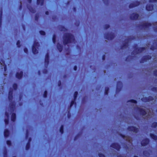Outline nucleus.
Instances as JSON below:
<instances>
[{"mask_svg":"<svg viewBox=\"0 0 157 157\" xmlns=\"http://www.w3.org/2000/svg\"><path fill=\"white\" fill-rule=\"evenodd\" d=\"M119 135L122 137L123 138L125 139V138L126 139V140L128 141H129L128 139L130 138V137L128 136H125V135H123L121 133L119 134Z\"/></svg>","mask_w":157,"mask_h":157,"instance_id":"nucleus-27","label":"nucleus"},{"mask_svg":"<svg viewBox=\"0 0 157 157\" xmlns=\"http://www.w3.org/2000/svg\"><path fill=\"white\" fill-rule=\"evenodd\" d=\"M102 59L103 60H104L105 59V55H103L102 56Z\"/></svg>","mask_w":157,"mask_h":157,"instance_id":"nucleus-63","label":"nucleus"},{"mask_svg":"<svg viewBox=\"0 0 157 157\" xmlns=\"http://www.w3.org/2000/svg\"><path fill=\"white\" fill-rule=\"evenodd\" d=\"M3 157H7V152L6 148L5 147L3 151Z\"/></svg>","mask_w":157,"mask_h":157,"instance_id":"nucleus-28","label":"nucleus"},{"mask_svg":"<svg viewBox=\"0 0 157 157\" xmlns=\"http://www.w3.org/2000/svg\"><path fill=\"white\" fill-rule=\"evenodd\" d=\"M154 30L155 32H157V27H155L154 28Z\"/></svg>","mask_w":157,"mask_h":157,"instance_id":"nucleus-62","label":"nucleus"},{"mask_svg":"<svg viewBox=\"0 0 157 157\" xmlns=\"http://www.w3.org/2000/svg\"><path fill=\"white\" fill-rule=\"evenodd\" d=\"M140 4V1H136L133 3H130L129 5V7L130 8H132L139 6Z\"/></svg>","mask_w":157,"mask_h":157,"instance_id":"nucleus-12","label":"nucleus"},{"mask_svg":"<svg viewBox=\"0 0 157 157\" xmlns=\"http://www.w3.org/2000/svg\"><path fill=\"white\" fill-rule=\"evenodd\" d=\"M155 49L156 47L153 45L151 46L150 48V49L153 51L155 50Z\"/></svg>","mask_w":157,"mask_h":157,"instance_id":"nucleus-48","label":"nucleus"},{"mask_svg":"<svg viewBox=\"0 0 157 157\" xmlns=\"http://www.w3.org/2000/svg\"><path fill=\"white\" fill-rule=\"evenodd\" d=\"M44 0H37L36 3L37 5H40L42 6L43 5Z\"/></svg>","mask_w":157,"mask_h":157,"instance_id":"nucleus-25","label":"nucleus"},{"mask_svg":"<svg viewBox=\"0 0 157 157\" xmlns=\"http://www.w3.org/2000/svg\"><path fill=\"white\" fill-rule=\"evenodd\" d=\"M149 2L151 3L156 2H157V0H149Z\"/></svg>","mask_w":157,"mask_h":157,"instance_id":"nucleus-53","label":"nucleus"},{"mask_svg":"<svg viewBox=\"0 0 157 157\" xmlns=\"http://www.w3.org/2000/svg\"><path fill=\"white\" fill-rule=\"evenodd\" d=\"M152 24L150 23L145 22L142 24L139 25V26L143 29H146L151 26Z\"/></svg>","mask_w":157,"mask_h":157,"instance_id":"nucleus-10","label":"nucleus"},{"mask_svg":"<svg viewBox=\"0 0 157 157\" xmlns=\"http://www.w3.org/2000/svg\"><path fill=\"white\" fill-rule=\"evenodd\" d=\"M154 98L151 96H149L148 97H144L141 98V100L143 102H149L150 101H152Z\"/></svg>","mask_w":157,"mask_h":157,"instance_id":"nucleus-9","label":"nucleus"},{"mask_svg":"<svg viewBox=\"0 0 157 157\" xmlns=\"http://www.w3.org/2000/svg\"><path fill=\"white\" fill-rule=\"evenodd\" d=\"M79 135V134H78L76 135L74 137V140H76L78 139Z\"/></svg>","mask_w":157,"mask_h":157,"instance_id":"nucleus-51","label":"nucleus"},{"mask_svg":"<svg viewBox=\"0 0 157 157\" xmlns=\"http://www.w3.org/2000/svg\"><path fill=\"white\" fill-rule=\"evenodd\" d=\"M16 44L18 48H20L21 46L20 41L19 40H18Z\"/></svg>","mask_w":157,"mask_h":157,"instance_id":"nucleus-40","label":"nucleus"},{"mask_svg":"<svg viewBox=\"0 0 157 157\" xmlns=\"http://www.w3.org/2000/svg\"><path fill=\"white\" fill-rule=\"evenodd\" d=\"M150 140L147 138L143 139L141 143V145L143 146H145L148 144L149 143Z\"/></svg>","mask_w":157,"mask_h":157,"instance_id":"nucleus-15","label":"nucleus"},{"mask_svg":"<svg viewBox=\"0 0 157 157\" xmlns=\"http://www.w3.org/2000/svg\"><path fill=\"white\" fill-rule=\"evenodd\" d=\"M78 95V92L77 91H75L74 94V100H76L77 96Z\"/></svg>","mask_w":157,"mask_h":157,"instance_id":"nucleus-32","label":"nucleus"},{"mask_svg":"<svg viewBox=\"0 0 157 157\" xmlns=\"http://www.w3.org/2000/svg\"><path fill=\"white\" fill-rule=\"evenodd\" d=\"M39 16L38 14H36L35 15V20L36 21H38L39 19Z\"/></svg>","mask_w":157,"mask_h":157,"instance_id":"nucleus-41","label":"nucleus"},{"mask_svg":"<svg viewBox=\"0 0 157 157\" xmlns=\"http://www.w3.org/2000/svg\"><path fill=\"white\" fill-rule=\"evenodd\" d=\"M123 87L122 82L120 81H117V84L116 91L117 93H119Z\"/></svg>","mask_w":157,"mask_h":157,"instance_id":"nucleus-6","label":"nucleus"},{"mask_svg":"<svg viewBox=\"0 0 157 157\" xmlns=\"http://www.w3.org/2000/svg\"><path fill=\"white\" fill-rule=\"evenodd\" d=\"M150 136L153 140H157V136L153 133H150Z\"/></svg>","mask_w":157,"mask_h":157,"instance_id":"nucleus-26","label":"nucleus"},{"mask_svg":"<svg viewBox=\"0 0 157 157\" xmlns=\"http://www.w3.org/2000/svg\"><path fill=\"white\" fill-rule=\"evenodd\" d=\"M0 63H1V64H5V61L3 59H2L0 60Z\"/></svg>","mask_w":157,"mask_h":157,"instance_id":"nucleus-50","label":"nucleus"},{"mask_svg":"<svg viewBox=\"0 0 157 157\" xmlns=\"http://www.w3.org/2000/svg\"><path fill=\"white\" fill-rule=\"evenodd\" d=\"M151 127L153 128H155L157 127V122H154L152 124Z\"/></svg>","mask_w":157,"mask_h":157,"instance_id":"nucleus-34","label":"nucleus"},{"mask_svg":"<svg viewBox=\"0 0 157 157\" xmlns=\"http://www.w3.org/2000/svg\"><path fill=\"white\" fill-rule=\"evenodd\" d=\"M40 45L38 42L36 41H34L32 47V50L33 54H35L38 53L37 49L38 48Z\"/></svg>","mask_w":157,"mask_h":157,"instance_id":"nucleus-2","label":"nucleus"},{"mask_svg":"<svg viewBox=\"0 0 157 157\" xmlns=\"http://www.w3.org/2000/svg\"><path fill=\"white\" fill-rule=\"evenodd\" d=\"M137 44H135L134 46L135 52L136 54L142 52L145 49V48L144 47L138 48L137 47Z\"/></svg>","mask_w":157,"mask_h":157,"instance_id":"nucleus-4","label":"nucleus"},{"mask_svg":"<svg viewBox=\"0 0 157 157\" xmlns=\"http://www.w3.org/2000/svg\"><path fill=\"white\" fill-rule=\"evenodd\" d=\"M39 33L41 35L44 36L46 34L45 32L43 30H40L39 31Z\"/></svg>","mask_w":157,"mask_h":157,"instance_id":"nucleus-39","label":"nucleus"},{"mask_svg":"<svg viewBox=\"0 0 157 157\" xmlns=\"http://www.w3.org/2000/svg\"><path fill=\"white\" fill-rule=\"evenodd\" d=\"M24 51L25 53L27 54L28 52V49L27 48H25L24 49Z\"/></svg>","mask_w":157,"mask_h":157,"instance_id":"nucleus-49","label":"nucleus"},{"mask_svg":"<svg viewBox=\"0 0 157 157\" xmlns=\"http://www.w3.org/2000/svg\"><path fill=\"white\" fill-rule=\"evenodd\" d=\"M140 15L139 14L136 13H133L130 16V18L132 20H136L138 19Z\"/></svg>","mask_w":157,"mask_h":157,"instance_id":"nucleus-16","label":"nucleus"},{"mask_svg":"<svg viewBox=\"0 0 157 157\" xmlns=\"http://www.w3.org/2000/svg\"><path fill=\"white\" fill-rule=\"evenodd\" d=\"M4 122L6 125H7L9 123V120L8 119H4Z\"/></svg>","mask_w":157,"mask_h":157,"instance_id":"nucleus-44","label":"nucleus"},{"mask_svg":"<svg viewBox=\"0 0 157 157\" xmlns=\"http://www.w3.org/2000/svg\"><path fill=\"white\" fill-rule=\"evenodd\" d=\"M8 99L10 102H11L13 99V90L12 88H10L9 92Z\"/></svg>","mask_w":157,"mask_h":157,"instance_id":"nucleus-13","label":"nucleus"},{"mask_svg":"<svg viewBox=\"0 0 157 157\" xmlns=\"http://www.w3.org/2000/svg\"><path fill=\"white\" fill-rule=\"evenodd\" d=\"M52 19L54 21H55L57 20V18L56 16H53L52 17Z\"/></svg>","mask_w":157,"mask_h":157,"instance_id":"nucleus-54","label":"nucleus"},{"mask_svg":"<svg viewBox=\"0 0 157 157\" xmlns=\"http://www.w3.org/2000/svg\"><path fill=\"white\" fill-rule=\"evenodd\" d=\"M154 5L152 4H147L146 6V9L147 11H151L154 8Z\"/></svg>","mask_w":157,"mask_h":157,"instance_id":"nucleus-17","label":"nucleus"},{"mask_svg":"<svg viewBox=\"0 0 157 157\" xmlns=\"http://www.w3.org/2000/svg\"><path fill=\"white\" fill-rule=\"evenodd\" d=\"M127 129L129 131L132 132H134L137 133L139 130L138 128L134 126H129L127 128Z\"/></svg>","mask_w":157,"mask_h":157,"instance_id":"nucleus-7","label":"nucleus"},{"mask_svg":"<svg viewBox=\"0 0 157 157\" xmlns=\"http://www.w3.org/2000/svg\"><path fill=\"white\" fill-rule=\"evenodd\" d=\"M17 83H14L13 85V87L14 90H16L17 88Z\"/></svg>","mask_w":157,"mask_h":157,"instance_id":"nucleus-36","label":"nucleus"},{"mask_svg":"<svg viewBox=\"0 0 157 157\" xmlns=\"http://www.w3.org/2000/svg\"><path fill=\"white\" fill-rule=\"evenodd\" d=\"M47 91L45 90L44 91L43 94V97L44 98H46L47 97Z\"/></svg>","mask_w":157,"mask_h":157,"instance_id":"nucleus-43","label":"nucleus"},{"mask_svg":"<svg viewBox=\"0 0 157 157\" xmlns=\"http://www.w3.org/2000/svg\"><path fill=\"white\" fill-rule=\"evenodd\" d=\"M10 104V110L13 111L15 109V104L14 101H12Z\"/></svg>","mask_w":157,"mask_h":157,"instance_id":"nucleus-19","label":"nucleus"},{"mask_svg":"<svg viewBox=\"0 0 157 157\" xmlns=\"http://www.w3.org/2000/svg\"><path fill=\"white\" fill-rule=\"evenodd\" d=\"M49 61V54L47 53L46 54L45 56L44 62L45 67H47Z\"/></svg>","mask_w":157,"mask_h":157,"instance_id":"nucleus-14","label":"nucleus"},{"mask_svg":"<svg viewBox=\"0 0 157 157\" xmlns=\"http://www.w3.org/2000/svg\"><path fill=\"white\" fill-rule=\"evenodd\" d=\"M6 144L9 146H10L12 145L11 142L10 140H7L6 141Z\"/></svg>","mask_w":157,"mask_h":157,"instance_id":"nucleus-42","label":"nucleus"},{"mask_svg":"<svg viewBox=\"0 0 157 157\" xmlns=\"http://www.w3.org/2000/svg\"><path fill=\"white\" fill-rule=\"evenodd\" d=\"M48 72V70L47 69H44L43 71V73L44 74H46Z\"/></svg>","mask_w":157,"mask_h":157,"instance_id":"nucleus-56","label":"nucleus"},{"mask_svg":"<svg viewBox=\"0 0 157 157\" xmlns=\"http://www.w3.org/2000/svg\"><path fill=\"white\" fill-rule=\"evenodd\" d=\"M4 71H6L7 70V66L6 65H5L4 67Z\"/></svg>","mask_w":157,"mask_h":157,"instance_id":"nucleus-61","label":"nucleus"},{"mask_svg":"<svg viewBox=\"0 0 157 157\" xmlns=\"http://www.w3.org/2000/svg\"><path fill=\"white\" fill-rule=\"evenodd\" d=\"M109 90V88L108 87L105 88L104 94L105 95H108Z\"/></svg>","mask_w":157,"mask_h":157,"instance_id":"nucleus-31","label":"nucleus"},{"mask_svg":"<svg viewBox=\"0 0 157 157\" xmlns=\"http://www.w3.org/2000/svg\"><path fill=\"white\" fill-rule=\"evenodd\" d=\"M59 29L61 31L66 32L67 31V29L65 28L64 26L60 25L59 26Z\"/></svg>","mask_w":157,"mask_h":157,"instance_id":"nucleus-22","label":"nucleus"},{"mask_svg":"<svg viewBox=\"0 0 157 157\" xmlns=\"http://www.w3.org/2000/svg\"><path fill=\"white\" fill-rule=\"evenodd\" d=\"M151 90L154 92H157V87H153L151 89Z\"/></svg>","mask_w":157,"mask_h":157,"instance_id":"nucleus-45","label":"nucleus"},{"mask_svg":"<svg viewBox=\"0 0 157 157\" xmlns=\"http://www.w3.org/2000/svg\"><path fill=\"white\" fill-rule=\"evenodd\" d=\"M153 74L155 76H157V70H154L153 72Z\"/></svg>","mask_w":157,"mask_h":157,"instance_id":"nucleus-52","label":"nucleus"},{"mask_svg":"<svg viewBox=\"0 0 157 157\" xmlns=\"http://www.w3.org/2000/svg\"><path fill=\"white\" fill-rule=\"evenodd\" d=\"M57 48L59 52H61L62 51L63 49V46L59 43L57 44Z\"/></svg>","mask_w":157,"mask_h":157,"instance_id":"nucleus-21","label":"nucleus"},{"mask_svg":"<svg viewBox=\"0 0 157 157\" xmlns=\"http://www.w3.org/2000/svg\"><path fill=\"white\" fill-rule=\"evenodd\" d=\"M75 100H74V99L73 100H72L71 101L70 104V107H72L73 106V105H74V104H75V105H76V102H75Z\"/></svg>","mask_w":157,"mask_h":157,"instance_id":"nucleus-37","label":"nucleus"},{"mask_svg":"<svg viewBox=\"0 0 157 157\" xmlns=\"http://www.w3.org/2000/svg\"><path fill=\"white\" fill-rule=\"evenodd\" d=\"M10 134V132L8 129H6L4 130V135L5 137H7Z\"/></svg>","mask_w":157,"mask_h":157,"instance_id":"nucleus-20","label":"nucleus"},{"mask_svg":"<svg viewBox=\"0 0 157 157\" xmlns=\"http://www.w3.org/2000/svg\"><path fill=\"white\" fill-rule=\"evenodd\" d=\"M75 41V37L71 33H66L64 34L63 36V43L64 45L71 43Z\"/></svg>","mask_w":157,"mask_h":157,"instance_id":"nucleus-1","label":"nucleus"},{"mask_svg":"<svg viewBox=\"0 0 157 157\" xmlns=\"http://www.w3.org/2000/svg\"><path fill=\"white\" fill-rule=\"evenodd\" d=\"M151 56L149 55L144 56L141 59L140 62L141 63H143L144 62L147 61V60L151 59Z\"/></svg>","mask_w":157,"mask_h":157,"instance_id":"nucleus-8","label":"nucleus"},{"mask_svg":"<svg viewBox=\"0 0 157 157\" xmlns=\"http://www.w3.org/2000/svg\"><path fill=\"white\" fill-rule=\"evenodd\" d=\"M114 37V33H107L104 34V37L105 38L108 40H113Z\"/></svg>","mask_w":157,"mask_h":157,"instance_id":"nucleus-5","label":"nucleus"},{"mask_svg":"<svg viewBox=\"0 0 157 157\" xmlns=\"http://www.w3.org/2000/svg\"><path fill=\"white\" fill-rule=\"evenodd\" d=\"M29 11L32 13H34L35 12V10L33 8L30 7L29 8Z\"/></svg>","mask_w":157,"mask_h":157,"instance_id":"nucleus-38","label":"nucleus"},{"mask_svg":"<svg viewBox=\"0 0 157 157\" xmlns=\"http://www.w3.org/2000/svg\"><path fill=\"white\" fill-rule=\"evenodd\" d=\"M110 27V25L109 24H105L104 25V29H108Z\"/></svg>","mask_w":157,"mask_h":157,"instance_id":"nucleus-46","label":"nucleus"},{"mask_svg":"<svg viewBox=\"0 0 157 157\" xmlns=\"http://www.w3.org/2000/svg\"><path fill=\"white\" fill-rule=\"evenodd\" d=\"M5 115L8 118L9 117V115L8 113L6 111L5 112Z\"/></svg>","mask_w":157,"mask_h":157,"instance_id":"nucleus-57","label":"nucleus"},{"mask_svg":"<svg viewBox=\"0 0 157 157\" xmlns=\"http://www.w3.org/2000/svg\"><path fill=\"white\" fill-rule=\"evenodd\" d=\"M59 132L61 134H62L63 133V125H62L60 126L59 129Z\"/></svg>","mask_w":157,"mask_h":157,"instance_id":"nucleus-33","label":"nucleus"},{"mask_svg":"<svg viewBox=\"0 0 157 157\" xmlns=\"http://www.w3.org/2000/svg\"><path fill=\"white\" fill-rule=\"evenodd\" d=\"M102 1L104 2V3L106 4L108 2V0H102Z\"/></svg>","mask_w":157,"mask_h":157,"instance_id":"nucleus-60","label":"nucleus"},{"mask_svg":"<svg viewBox=\"0 0 157 157\" xmlns=\"http://www.w3.org/2000/svg\"><path fill=\"white\" fill-rule=\"evenodd\" d=\"M52 40L54 44H55L56 42V36L55 34H53L52 38Z\"/></svg>","mask_w":157,"mask_h":157,"instance_id":"nucleus-35","label":"nucleus"},{"mask_svg":"<svg viewBox=\"0 0 157 157\" xmlns=\"http://www.w3.org/2000/svg\"><path fill=\"white\" fill-rule=\"evenodd\" d=\"M110 147L116 150L117 151H119L121 148V146L117 143L114 142L111 144Z\"/></svg>","mask_w":157,"mask_h":157,"instance_id":"nucleus-3","label":"nucleus"},{"mask_svg":"<svg viewBox=\"0 0 157 157\" xmlns=\"http://www.w3.org/2000/svg\"><path fill=\"white\" fill-rule=\"evenodd\" d=\"M28 137V131L27 130L26 131V133L25 135V138L26 139H27Z\"/></svg>","mask_w":157,"mask_h":157,"instance_id":"nucleus-58","label":"nucleus"},{"mask_svg":"<svg viewBox=\"0 0 157 157\" xmlns=\"http://www.w3.org/2000/svg\"><path fill=\"white\" fill-rule=\"evenodd\" d=\"M23 75V72L22 71H20V73L17 72L16 74V77L18 79H21Z\"/></svg>","mask_w":157,"mask_h":157,"instance_id":"nucleus-18","label":"nucleus"},{"mask_svg":"<svg viewBox=\"0 0 157 157\" xmlns=\"http://www.w3.org/2000/svg\"><path fill=\"white\" fill-rule=\"evenodd\" d=\"M128 46V42H124L121 47V49H123L124 48H127Z\"/></svg>","mask_w":157,"mask_h":157,"instance_id":"nucleus-23","label":"nucleus"},{"mask_svg":"<svg viewBox=\"0 0 157 157\" xmlns=\"http://www.w3.org/2000/svg\"><path fill=\"white\" fill-rule=\"evenodd\" d=\"M71 117V114L70 113L68 112L67 113V117L68 118H70Z\"/></svg>","mask_w":157,"mask_h":157,"instance_id":"nucleus-59","label":"nucleus"},{"mask_svg":"<svg viewBox=\"0 0 157 157\" xmlns=\"http://www.w3.org/2000/svg\"><path fill=\"white\" fill-rule=\"evenodd\" d=\"M98 155L99 157H106L104 155L101 153H99Z\"/></svg>","mask_w":157,"mask_h":157,"instance_id":"nucleus-47","label":"nucleus"},{"mask_svg":"<svg viewBox=\"0 0 157 157\" xmlns=\"http://www.w3.org/2000/svg\"><path fill=\"white\" fill-rule=\"evenodd\" d=\"M77 66L76 65L74 67V70L75 71H76V70H77Z\"/></svg>","mask_w":157,"mask_h":157,"instance_id":"nucleus-64","label":"nucleus"},{"mask_svg":"<svg viewBox=\"0 0 157 157\" xmlns=\"http://www.w3.org/2000/svg\"><path fill=\"white\" fill-rule=\"evenodd\" d=\"M16 119V114L15 113H13L11 114V120L13 122H14Z\"/></svg>","mask_w":157,"mask_h":157,"instance_id":"nucleus-24","label":"nucleus"},{"mask_svg":"<svg viewBox=\"0 0 157 157\" xmlns=\"http://www.w3.org/2000/svg\"><path fill=\"white\" fill-rule=\"evenodd\" d=\"M127 102H130L131 103L136 104L137 103V101L135 100L132 99L128 100L127 101Z\"/></svg>","mask_w":157,"mask_h":157,"instance_id":"nucleus-29","label":"nucleus"},{"mask_svg":"<svg viewBox=\"0 0 157 157\" xmlns=\"http://www.w3.org/2000/svg\"><path fill=\"white\" fill-rule=\"evenodd\" d=\"M137 109L138 112L140 114L143 116L145 115L147 113V112L143 108L137 107Z\"/></svg>","mask_w":157,"mask_h":157,"instance_id":"nucleus-11","label":"nucleus"},{"mask_svg":"<svg viewBox=\"0 0 157 157\" xmlns=\"http://www.w3.org/2000/svg\"><path fill=\"white\" fill-rule=\"evenodd\" d=\"M61 84V82L60 80L58 81V85L59 86H60Z\"/></svg>","mask_w":157,"mask_h":157,"instance_id":"nucleus-55","label":"nucleus"},{"mask_svg":"<svg viewBox=\"0 0 157 157\" xmlns=\"http://www.w3.org/2000/svg\"><path fill=\"white\" fill-rule=\"evenodd\" d=\"M30 143H29V142H27L25 146V149L26 150H29L30 147Z\"/></svg>","mask_w":157,"mask_h":157,"instance_id":"nucleus-30","label":"nucleus"}]
</instances>
